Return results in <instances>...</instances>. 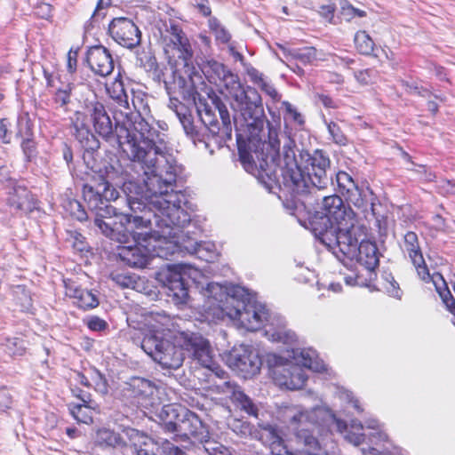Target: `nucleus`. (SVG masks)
<instances>
[{"instance_id": "9d476101", "label": "nucleus", "mask_w": 455, "mask_h": 455, "mask_svg": "<svg viewBox=\"0 0 455 455\" xmlns=\"http://www.w3.org/2000/svg\"><path fill=\"white\" fill-rule=\"evenodd\" d=\"M225 87L236 104L244 119L252 118L258 108H260L261 99L258 92L251 87H243L236 76L230 72L224 75Z\"/></svg>"}, {"instance_id": "680f3d73", "label": "nucleus", "mask_w": 455, "mask_h": 455, "mask_svg": "<svg viewBox=\"0 0 455 455\" xmlns=\"http://www.w3.org/2000/svg\"><path fill=\"white\" fill-rule=\"evenodd\" d=\"M247 75L249 76L251 81L259 86L261 84H263L266 80L264 78V76L262 73H260L258 69L255 68H251L247 70Z\"/></svg>"}, {"instance_id": "f704fd0d", "label": "nucleus", "mask_w": 455, "mask_h": 455, "mask_svg": "<svg viewBox=\"0 0 455 455\" xmlns=\"http://www.w3.org/2000/svg\"><path fill=\"white\" fill-rule=\"evenodd\" d=\"M14 303L22 312H27L32 307V298L30 291L25 285H16L12 289Z\"/></svg>"}, {"instance_id": "bb28decb", "label": "nucleus", "mask_w": 455, "mask_h": 455, "mask_svg": "<svg viewBox=\"0 0 455 455\" xmlns=\"http://www.w3.org/2000/svg\"><path fill=\"white\" fill-rule=\"evenodd\" d=\"M355 257L367 270H374L379 264V252L375 242L362 240L355 247Z\"/></svg>"}, {"instance_id": "f257e3e1", "label": "nucleus", "mask_w": 455, "mask_h": 455, "mask_svg": "<svg viewBox=\"0 0 455 455\" xmlns=\"http://www.w3.org/2000/svg\"><path fill=\"white\" fill-rule=\"evenodd\" d=\"M129 146L130 159L141 164L145 173L150 174L145 181L147 190L152 197V204L160 211L166 226L181 227L188 222V215L181 208V198L184 195L174 190L177 178L174 168L169 166L164 178L156 156H150V151L140 147L133 140L129 141Z\"/></svg>"}, {"instance_id": "412c9836", "label": "nucleus", "mask_w": 455, "mask_h": 455, "mask_svg": "<svg viewBox=\"0 0 455 455\" xmlns=\"http://www.w3.org/2000/svg\"><path fill=\"white\" fill-rule=\"evenodd\" d=\"M284 57L294 66L291 68L299 76L305 75L301 66L315 65L318 60V50L314 46H305L297 49H289L284 52Z\"/></svg>"}, {"instance_id": "8fccbe9b", "label": "nucleus", "mask_w": 455, "mask_h": 455, "mask_svg": "<svg viewBox=\"0 0 455 455\" xmlns=\"http://www.w3.org/2000/svg\"><path fill=\"white\" fill-rule=\"evenodd\" d=\"M234 396L235 400H237L243 409L246 411L249 414L256 415L257 409L251 400L243 392L234 393Z\"/></svg>"}, {"instance_id": "aec40b11", "label": "nucleus", "mask_w": 455, "mask_h": 455, "mask_svg": "<svg viewBox=\"0 0 455 455\" xmlns=\"http://www.w3.org/2000/svg\"><path fill=\"white\" fill-rule=\"evenodd\" d=\"M86 61L96 75L107 76L114 70V60L108 49L102 45H94L88 49Z\"/></svg>"}, {"instance_id": "4468645a", "label": "nucleus", "mask_w": 455, "mask_h": 455, "mask_svg": "<svg viewBox=\"0 0 455 455\" xmlns=\"http://www.w3.org/2000/svg\"><path fill=\"white\" fill-rule=\"evenodd\" d=\"M336 183L338 192L344 198L353 204L356 208L363 212L371 210L373 217H377L374 210V203L367 199L366 195H363V191L358 188L350 174L344 171L336 173Z\"/></svg>"}, {"instance_id": "7c9ffc66", "label": "nucleus", "mask_w": 455, "mask_h": 455, "mask_svg": "<svg viewBox=\"0 0 455 455\" xmlns=\"http://www.w3.org/2000/svg\"><path fill=\"white\" fill-rule=\"evenodd\" d=\"M189 346L193 358L203 367L212 369L214 363L208 341L203 339H189Z\"/></svg>"}, {"instance_id": "4be33fe9", "label": "nucleus", "mask_w": 455, "mask_h": 455, "mask_svg": "<svg viewBox=\"0 0 455 455\" xmlns=\"http://www.w3.org/2000/svg\"><path fill=\"white\" fill-rule=\"evenodd\" d=\"M118 216H120V223L126 225L125 231L130 233L133 241L140 240L145 243H150L152 239V225L149 220H145L140 216H132L120 212H118Z\"/></svg>"}, {"instance_id": "49530a36", "label": "nucleus", "mask_w": 455, "mask_h": 455, "mask_svg": "<svg viewBox=\"0 0 455 455\" xmlns=\"http://www.w3.org/2000/svg\"><path fill=\"white\" fill-rule=\"evenodd\" d=\"M377 71L373 68H365L354 73L356 81L363 85H368L373 83Z\"/></svg>"}, {"instance_id": "39448f33", "label": "nucleus", "mask_w": 455, "mask_h": 455, "mask_svg": "<svg viewBox=\"0 0 455 455\" xmlns=\"http://www.w3.org/2000/svg\"><path fill=\"white\" fill-rule=\"evenodd\" d=\"M356 221H350L347 227L336 225L333 227L314 228L319 240L332 251L337 257L352 259L355 258V247L359 243L355 233Z\"/></svg>"}, {"instance_id": "6e6552de", "label": "nucleus", "mask_w": 455, "mask_h": 455, "mask_svg": "<svg viewBox=\"0 0 455 455\" xmlns=\"http://www.w3.org/2000/svg\"><path fill=\"white\" fill-rule=\"evenodd\" d=\"M271 443L268 455H295L284 444L283 439L275 430L269 432ZM296 455H328L326 450L308 429H299L295 434Z\"/></svg>"}, {"instance_id": "473e14b6", "label": "nucleus", "mask_w": 455, "mask_h": 455, "mask_svg": "<svg viewBox=\"0 0 455 455\" xmlns=\"http://www.w3.org/2000/svg\"><path fill=\"white\" fill-rule=\"evenodd\" d=\"M107 92L109 97L114 100L120 108L124 109V111L130 110L128 95L125 91L124 84L120 73L114 79V81L107 86Z\"/></svg>"}, {"instance_id": "69168bd1", "label": "nucleus", "mask_w": 455, "mask_h": 455, "mask_svg": "<svg viewBox=\"0 0 455 455\" xmlns=\"http://www.w3.org/2000/svg\"><path fill=\"white\" fill-rule=\"evenodd\" d=\"M319 101L322 105L326 108H336L337 105L333 99L326 94H319L318 95Z\"/></svg>"}, {"instance_id": "e433bc0d", "label": "nucleus", "mask_w": 455, "mask_h": 455, "mask_svg": "<svg viewBox=\"0 0 455 455\" xmlns=\"http://www.w3.org/2000/svg\"><path fill=\"white\" fill-rule=\"evenodd\" d=\"M279 141L276 143H268L267 147L271 148L270 153L266 155V158H262V161L259 163V168L262 172H264L267 176H270L272 172H275L273 167H275L277 164L276 158L279 156Z\"/></svg>"}, {"instance_id": "a18cd8bd", "label": "nucleus", "mask_w": 455, "mask_h": 455, "mask_svg": "<svg viewBox=\"0 0 455 455\" xmlns=\"http://www.w3.org/2000/svg\"><path fill=\"white\" fill-rule=\"evenodd\" d=\"M110 277L116 284L122 288H133L136 283L134 276L117 271H113L110 274Z\"/></svg>"}, {"instance_id": "603ef678", "label": "nucleus", "mask_w": 455, "mask_h": 455, "mask_svg": "<svg viewBox=\"0 0 455 455\" xmlns=\"http://www.w3.org/2000/svg\"><path fill=\"white\" fill-rule=\"evenodd\" d=\"M12 124L10 120L6 117L0 119V140L4 144L11 143L12 140V132L10 131V127Z\"/></svg>"}, {"instance_id": "37998d69", "label": "nucleus", "mask_w": 455, "mask_h": 455, "mask_svg": "<svg viewBox=\"0 0 455 455\" xmlns=\"http://www.w3.org/2000/svg\"><path fill=\"white\" fill-rule=\"evenodd\" d=\"M112 217L95 215L94 224L106 236L114 239L116 236V229L114 228L116 222L104 220V219H111Z\"/></svg>"}, {"instance_id": "0eeeda50", "label": "nucleus", "mask_w": 455, "mask_h": 455, "mask_svg": "<svg viewBox=\"0 0 455 455\" xmlns=\"http://www.w3.org/2000/svg\"><path fill=\"white\" fill-rule=\"evenodd\" d=\"M141 348L164 369L180 368L185 358L181 347L155 335L144 337Z\"/></svg>"}, {"instance_id": "9b49d317", "label": "nucleus", "mask_w": 455, "mask_h": 455, "mask_svg": "<svg viewBox=\"0 0 455 455\" xmlns=\"http://www.w3.org/2000/svg\"><path fill=\"white\" fill-rule=\"evenodd\" d=\"M43 76L45 80V87L50 98L45 100V105L53 110H61L64 113L70 112L73 91L75 84L71 82L61 81V76L44 68Z\"/></svg>"}, {"instance_id": "b1692460", "label": "nucleus", "mask_w": 455, "mask_h": 455, "mask_svg": "<svg viewBox=\"0 0 455 455\" xmlns=\"http://www.w3.org/2000/svg\"><path fill=\"white\" fill-rule=\"evenodd\" d=\"M7 204L16 213L27 215L36 209L32 193L25 187H14L7 196Z\"/></svg>"}, {"instance_id": "e2e57ef3", "label": "nucleus", "mask_w": 455, "mask_h": 455, "mask_svg": "<svg viewBox=\"0 0 455 455\" xmlns=\"http://www.w3.org/2000/svg\"><path fill=\"white\" fill-rule=\"evenodd\" d=\"M213 35L215 36V40L223 44H228L231 39L230 34L224 27L219 28L215 33H213Z\"/></svg>"}, {"instance_id": "4c0bfd02", "label": "nucleus", "mask_w": 455, "mask_h": 455, "mask_svg": "<svg viewBox=\"0 0 455 455\" xmlns=\"http://www.w3.org/2000/svg\"><path fill=\"white\" fill-rule=\"evenodd\" d=\"M266 335L273 342L291 345L296 341V335L293 331L279 328L272 332L266 331Z\"/></svg>"}, {"instance_id": "72a5a7b5", "label": "nucleus", "mask_w": 455, "mask_h": 455, "mask_svg": "<svg viewBox=\"0 0 455 455\" xmlns=\"http://www.w3.org/2000/svg\"><path fill=\"white\" fill-rule=\"evenodd\" d=\"M179 119L184 128V131L188 136H189L195 143L196 142H204L206 146H208V142L206 141L205 135L201 133L194 124L192 116L190 114L186 113H178Z\"/></svg>"}, {"instance_id": "774afa93", "label": "nucleus", "mask_w": 455, "mask_h": 455, "mask_svg": "<svg viewBox=\"0 0 455 455\" xmlns=\"http://www.w3.org/2000/svg\"><path fill=\"white\" fill-rule=\"evenodd\" d=\"M11 179L10 171L4 162L0 159V183L7 181Z\"/></svg>"}, {"instance_id": "c03bdc74", "label": "nucleus", "mask_w": 455, "mask_h": 455, "mask_svg": "<svg viewBox=\"0 0 455 455\" xmlns=\"http://www.w3.org/2000/svg\"><path fill=\"white\" fill-rule=\"evenodd\" d=\"M142 66L148 73H150L157 79H160L164 75L156 58L153 55L146 56L145 60H142Z\"/></svg>"}, {"instance_id": "a878e982", "label": "nucleus", "mask_w": 455, "mask_h": 455, "mask_svg": "<svg viewBox=\"0 0 455 455\" xmlns=\"http://www.w3.org/2000/svg\"><path fill=\"white\" fill-rule=\"evenodd\" d=\"M154 386L149 380L134 378L124 390V395L139 405H144L147 399L153 395Z\"/></svg>"}, {"instance_id": "58836bf2", "label": "nucleus", "mask_w": 455, "mask_h": 455, "mask_svg": "<svg viewBox=\"0 0 455 455\" xmlns=\"http://www.w3.org/2000/svg\"><path fill=\"white\" fill-rule=\"evenodd\" d=\"M363 426L357 421H352L349 429L346 432L345 438L354 445H360L364 442L365 435L363 433Z\"/></svg>"}, {"instance_id": "0e129e2a", "label": "nucleus", "mask_w": 455, "mask_h": 455, "mask_svg": "<svg viewBox=\"0 0 455 455\" xmlns=\"http://www.w3.org/2000/svg\"><path fill=\"white\" fill-rule=\"evenodd\" d=\"M71 206H75L77 209V212H71V214L76 218V220L83 221L87 219V214L84 209H82V206L79 202L75 201L73 203H70Z\"/></svg>"}, {"instance_id": "bf43d9fd", "label": "nucleus", "mask_w": 455, "mask_h": 455, "mask_svg": "<svg viewBox=\"0 0 455 455\" xmlns=\"http://www.w3.org/2000/svg\"><path fill=\"white\" fill-rule=\"evenodd\" d=\"M260 90L264 92L267 95H268L274 101H279L281 95L278 93L276 89L265 81L263 84H261L259 86Z\"/></svg>"}, {"instance_id": "6ab92c4d", "label": "nucleus", "mask_w": 455, "mask_h": 455, "mask_svg": "<svg viewBox=\"0 0 455 455\" xmlns=\"http://www.w3.org/2000/svg\"><path fill=\"white\" fill-rule=\"evenodd\" d=\"M65 295L73 300L78 308L86 311L99 306L97 296L91 291L83 288L76 280L68 278L63 280Z\"/></svg>"}, {"instance_id": "7ed1b4c3", "label": "nucleus", "mask_w": 455, "mask_h": 455, "mask_svg": "<svg viewBox=\"0 0 455 455\" xmlns=\"http://www.w3.org/2000/svg\"><path fill=\"white\" fill-rule=\"evenodd\" d=\"M164 52L175 76L184 82L192 81L196 74L193 61L194 52L186 33L177 23H171L162 36Z\"/></svg>"}, {"instance_id": "052dcab7", "label": "nucleus", "mask_w": 455, "mask_h": 455, "mask_svg": "<svg viewBox=\"0 0 455 455\" xmlns=\"http://www.w3.org/2000/svg\"><path fill=\"white\" fill-rule=\"evenodd\" d=\"M419 169L413 170L415 172L423 174L426 182H434L436 180V175L434 172L430 171L426 164H418Z\"/></svg>"}, {"instance_id": "393cba45", "label": "nucleus", "mask_w": 455, "mask_h": 455, "mask_svg": "<svg viewBox=\"0 0 455 455\" xmlns=\"http://www.w3.org/2000/svg\"><path fill=\"white\" fill-rule=\"evenodd\" d=\"M85 121L86 115L82 111H76L70 118V126L74 131V136L82 147L86 150H93L98 148V141Z\"/></svg>"}, {"instance_id": "cd10ccee", "label": "nucleus", "mask_w": 455, "mask_h": 455, "mask_svg": "<svg viewBox=\"0 0 455 455\" xmlns=\"http://www.w3.org/2000/svg\"><path fill=\"white\" fill-rule=\"evenodd\" d=\"M82 403H70L68 410L73 418L80 423L92 424L93 422V415L100 413V405L89 395V400L78 398Z\"/></svg>"}, {"instance_id": "f03ea898", "label": "nucleus", "mask_w": 455, "mask_h": 455, "mask_svg": "<svg viewBox=\"0 0 455 455\" xmlns=\"http://www.w3.org/2000/svg\"><path fill=\"white\" fill-rule=\"evenodd\" d=\"M113 118L115 120L116 128L119 127L120 132L124 133L125 140L124 148L127 156L130 158L131 151L129 141L133 140L145 148L150 151V156L155 157L160 156L164 157L168 153V147L166 142L160 139L158 131L151 127V125L140 115L133 120V113L131 110L123 111L122 109H115L113 112Z\"/></svg>"}, {"instance_id": "5fc2aeb1", "label": "nucleus", "mask_w": 455, "mask_h": 455, "mask_svg": "<svg viewBox=\"0 0 455 455\" xmlns=\"http://www.w3.org/2000/svg\"><path fill=\"white\" fill-rule=\"evenodd\" d=\"M384 288L387 293L395 299H400L403 296V291L401 290L398 283L393 277H391V280H387Z\"/></svg>"}, {"instance_id": "09e8293b", "label": "nucleus", "mask_w": 455, "mask_h": 455, "mask_svg": "<svg viewBox=\"0 0 455 455\" xmlns=\"http://www.w3.org/2000/svg\"><path fill=\"white\" fill-rule=\"evenodd\" d=\"M85 324L92 331H104L108 328V323L98 315L89 317Z\"/></svg>"}, {"instance_id": "79ce46f5", "label": "nucleus", "mask_w": 455, "mask_h": 455, "mask_svg": "<svg viewBox=\"0 0 455 455\" xmlns=\"http://www.w3.org/2000/svg\"><path fill=\"white\" fill-rule=\"evenodd\" d=\"M24 343V339L19 337L7 338L5 340V347L11 355L20 356L26 352Z\"/></svg>"}, {"instance_id": "c85d7f7f", "label": "nucleus", "mask_w": 455, "mask_h": 455, "mask_svg": "<svg viewBox=\"0 0 455 455\" xmlns=\"http://www.w3.org/2000/svg\"><path fill=\"white\" fill-rule=\"evenodd\" d=\"M274 373H279L282 378H275L280 385L285 386L287 388L295 390L302 388L307 380L305 371L298 365H291L289 368L276 369Z\"/></svg>"}, {"instance_id": "ea45409f", "label": "nucleus", "mask_w": 455, "mask_h": 455, "mask_svg": "<svg viewBox=\"0 0 455 455\" xmlns=\"http://www.w3.org/2000/svg\"><path fill=\"white\" fill-rule=\"evenodd\" d=\"M290 181L292 186V190L296 193H304L307 191V182L300 172V169L296 165L295 169H289Z\"/></svg>"}, {"instance_id": "de8ad7c7", "label": "nucleus", "mask_w": 455, "mask_h": 455, "mask_svg": "<svg viewBox=\"0 0 455 455\" xmlns=\"http://www.w3.org/2000/svg\"><path fill=\"white\" fill-rule=\"evenodd\" d=\"M328 131L332 137L333 141L339 145H346L347 138L342 132L339 125L335 122H330L328 124Z\"/></svg>"}, {"instance_id": "a211bd4d", "label": "nucleus", "mask_w": 455, "mask_h": 455, "mask_svg": "<svg viewBox=\"0 0 455 455\" xmlns=\"http://www.w3.org/2000/svg\"><path fill=\"white\" fill-rule=\"evenodd\" d=\"M133 245L120 244L116 248L117 257L127 266L132 267H143L148 264L153 251L151 243L138 240Z\"/></svg>"}, {"instance_id": "3c124183", "label": "nucleus", "mask_w": 455, "mask_h": 455, "mask_svg": "<svg viewBox=\"0 0 455 455\" xmlns=\"http://www.w3.org/2000/svg\"><path fill=\"white\" fill-rule=\"evenodd\" d=\"M436 192L443 196H455V183L452 180L443 179L436 186Z\"/></svg>"}, {"instance_id": "f8f14e48", "label": "nucleus", "mask_w": 455, "mask_h": 455, "mask_svg": "<svg viewBox=\"0 0 455 455\" xmlns=\"http://www.w3.org/2000/svg\"><path fill=\"white\" fill-rule=\"evenodd\" d=\"M90 120L95 132L106 141H114L116 148L122 151L124 149V142L123 141V134H114L113 124L108 116L105 106L100 101H94L88 108Z\"/></svg>"}, {"instance_id": "c756f323", "label": "nucleus", "mask_w": 455, "mask_h": 455, "mask_svg": "<svg viewBox=\"0 0 455 455\" xmlns=\"http://www.w3.org/2000/svg\"><path fill=\"white\" fill-rule=\"evenodd\" d=\"M94 442L101 448L122 449L126 446V441L122 435L108 427L99 428Z\"/></svg>"}, {"instance_id": "f3484780", "label": "nucleus", "mask_w": 455, "mask_h": 455, "mask_svg": "<svg viewBox=\"0 0 455 455\" xmlns=\"http://www.w3.org/2000/svg\"><path fill=\"white\" fill-rule=\"evenodd\" d=\"M307 156L304 168L311 184L318 189L326 188L330 180L327 175V169L331 164L329 157L323 154V150L319 149Z\"/></svg>"}, {"instance_id": "338daca9", "label": "nucleus", "mask_w": 455, "mask_h": 455, "mask_svg": "<svg viewBox=\"0 0 455 455\" xmlns=\"http://www.w3.org/2000/svg\"><path fill=\"white\" fill-rule=\"evenodd\" d=\"M164 452L166 455H186L185 452L180 449L178 446H175L170 443H168L164 447Z\"/></svg>"}, {"instance_id": "1a4fd4ad", "label": "nucleus", "mask_w": 455, "mask_h": 455, "mask_svg": "<svg viewBox=\"0 0 455 455\" xmlns=\"http://www.w3.org/2000/svg\"><path fill=\"white\" fill-rule=\"evenodd\" d=\"M212 101L214 110L206 105L201 114L202 122L208 131L207 140L211 138L216 140L218 137L230 139L232 125L228 109L217 96Z\"/></svg>"}, {"instance_id": "4d7b16f0", "label": "nucleus", "mask_w": 455, "mask_h": 455, "mask_svg": "<svg viewBox=\"0 0 455 455\" xmlns=\"http://www.w3.org/2000/svg\"><path fill=\"white\" fill-rule=\"evenodd\" d=\"M78 49L71 48L67 55V69L70 74L76 73L77 69Z\"/></svg>"}, {"instance_id": "423d86ee", "label": "nucleus", "mask_w": 455, "mask_h": 455, "mask_svg": "<svg viewBox=\"0 0 455 455\" xmlns=\"http://www.w3.org/2000/svg\"><path fill=\"white\" fill-rule=\"evenodd\" d=\"M118 197V191L101 175L83 187V198L95 215L118 216L116 209L110 204Z\"/></svg>"}, {"instance_id": "a19ab883", "label": "nucleus", "mask_w": 455, "mask_h": 455, "mask_svg": "<svg viewBox=\"0 0 455 455\" xmlns=\"http://www.w3.org/2000/svg\"><path fill=\"white\" fill-rule=\"evenodd\" d=\"M69 241L71 243V245L73 249L80 253L88 252L90 246L86 241V238L79 232L74 230L69 231Z\"/></svg>"}, {"instance_id": "dca6fc26", "label": "nucleus", "mask_w": 455, "mask_h": 455, "mask_svg": "<svg viewBox=\"0 0 455 455\" xmlns=\"http://www.w3.org/2000/svg\"><path fill=\"white\" fill-rule=\"evenodd\" d=\"M183 265H173L163 269L159 274V280L169 290L168 296L172 297L176 303H185L188 299V288L182 276Z\"/></svg>"}, {"instance_id": "6e6d98bb", "label": "nucleus", "mask_w": 455, "mask_h": 455, "mask_svg": "<svg viewBox=\"0 0 455 455\" xmlns=\"http://www.w3.org/2000/svg\"><path fill=\"white\" fill-rule=\"evenodd\" d=\"M282 105L285 110L286 115H288L290 118H291L299 124H304V119L301 114L290 102L283 101Z\"/></svg>"}, {"instance_id": "ddd939ff", "label": "nucleus", "mask_w": 455, "mask_h": 455, "mask_svg": "<svg viewBox=\"0 0 455 455\" xmlns=\"http://www.w3.org/2000/svg\"><path fill=\"white\" fill-rule=\"evenodd\" d=\"M323 214L322 218L323 227H333L342 224L345 227L350 221H356V215L353 210L346 206L342 198L339 196L332 195L324 196L323 199L322 206Z\"/></svg>"}, {"instance_id": "864d4df0", "label": "nucleus", "mask_w": 455, "mask_h": 455, "mask_svg": "<svg viewBox=\"0 0 455 455\" xmlns=\"http://www.w3.org/2000/svg\"><path fill=\"white\" fill-rule=\"evenodd\" d=\"M192 6L196 9L203 17H211L212 8L209 0H190Z\"/></svg>"}, {"instance_id": "20e7f679", "label": "nucleus", "mask_w": 455, "mask_h": 455, "mask_svg": "<svg viewBox=\"0 0 455 455\" xmlns=\"http://www.w3.org/2000/svg\"><path fill=\"white\" fill-rule=\"evenodd\" d=\"M218 310V313H214L218 319L224 320L228 317L249 331L260 330L268 318V313L264 308L251 304L245 305L235 295L229 294L226 296L225 303Z\"/></svg>"}, {"instance_id": "c9c22d12", "label": "nucleus", "mask_w": 455, "mask_h": 455, "mask_svg": "<svg viewBox=\"0 0 455 455\" xmlns=\"http://www.w3.org/2000/svg\"><path fill=\"white\" fill-rule=\"evenodd\" d=\"M354 44L357 52L363 55H371L375 46L372 38L364 30H359L355 33Z\"/></svg>"}, {"instance_id": "2eb2a0df", "label": "nucleus", "mask_w": 455, "mask_h": 455, "mask_svg": "<svg viewBox=\"0 0 455 455\" xmlns=\"http://www.w3.org/2000/svg\"><path fill=\"white\" fill-rule=\"evenodd\" d=\"M108 34L123 47L133 49L141 42V32L132 20L126 17L114 18L108 25Z\"/></svg>"}, {"instance_id": "13d9d810", "label": "nucleus", "mask_w": 455, "mask_h": 455, "mask_svg": "<svg viewBox=\"0 0 455 455\" xmlns=\"http://www.w3.org/2000/svg\"><path fill=\"white\" fill-rule=\"evenodd\" d=\"M205 450L210 455H231L228 449L217 443L207 442Z\"/></svg>"}, {"instance_id": "2f4dec72", "label": "nucleus", "mask_w": 455, "mask_h": 455, "mask_svg": "<svg viewBox=\"0 0 455 455\" xmlns=\"http://www.w3.org/2000/svg\"><path fill=\"white\" fill-rule=\"evenodd\" d=\"M67 383L74 397L89 400V395L91 394L81 390L79 387V385L88 388L92 387L88 378L83 372L77 370H70L68 372Z\"/></svg>"}, {"instance_id": "5701e85b", "label": "nucleus", "mask_w": 455, "mask_h": 455, "mask_svg": "<svg viewBox=\"0 0 455 455\" xmlns=\"http://www.w3.org/2000/svg\"><path fill=\"white\" fill-rule=\"evenodd\" d=\"M16 124V137L21 140V149L27 160L30 161L37 154V143L35 140L33 124L29 118L19 116Z\"/></svg>"}]
</instances>
